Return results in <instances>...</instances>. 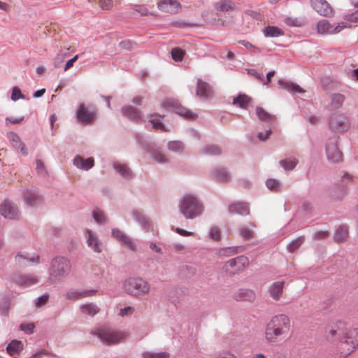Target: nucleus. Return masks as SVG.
<instances>
[{
  "label": "nucleus",
  "instance_id": "69168bd1",
  "mask_svg": "<svg viewBox=\"0 0 358 358\" xmlns=\"http://www.w3.org/2000/svg\"><path fill=\"white\" fill-rule=\"evenodd\" d=\"M49 299V295L45 294L43 295L40 296L36 300L35 304L36 307H41L45 305Z\"/></svg>",
  "mask_w": 358,
  "mask_h": 358
},
{
  "label": "nucleus",
  "instance_id": "f704fd0d",
  "mask_svg": "<svg viewBox=\"0 0 358 358\" xmlns=\"http://www.w3.org/2000/svg\"><path fill=\"white\" fill-rule=\"evenodd\" d=\"M213 178L219 182H227L230 180L229 173L222 168H215L212 171Z\"/></svg>",
  "mask_w": 358,
  "mask_h": 358
},
{
  "label": "nucleus",
  "instance_id": "0e129e2a",
  "mask_svg": "<svg viewBox=\"0 0 358 358\" xmlns=\"http://www.w3.org/2000/svg\"><path fill=\"white\" fill-rule=\"evenodd\" d=\"M343 18L347 21L358 22V10L352 13H345Z\"/></svg>",
  "mask_w": 358,
  "mask_h": 358
},
{
  "label": "nucleus",
  "instance_id": "2f4dec72",
  "mask_svg": "<svg viewBox=\"0 0 358 358\" xmlns=\"http://www.w3.org/2000/svg\"><path fill=\"white\" fill-rule=\"evenodd\" d=\"M229 212L241 215H247L250 213L249 205L247 203L238 202L231 204L229 206Z\"/></svg>",
  "mask_w": 358,
  "mask_h": 358
},
{
  "label": "nucleus",
  "instance_id": "9b49d317",
  "mask_svg": "<svg viewBox=\"0 0 358 358\" xmlns=\"http://www.w3.org/2000/svg\"><path fill=\"white\" fill-rule=\"evenodd\" d=\"M16 264L20 267H26L37 264L39 262V256L37 255H30L27 252H18L15 257Z\"/></svg>",
  "mask_w": 358,
  "mask_h": 358
},
{
  "label": "nucleus",
  "instance_id": "e2e57ef3",
  "mask_svg": "<svg viewBox=\"0 0 358 358\" xmlns=\"http://www.w3.org/2000/svg\"><path fill=\"white\" fill-rule=\"evenodd\" d=\"M35 326L33 323H22L20 326V329L27 334H31L34 332Z\"/></svg>",
  "mask_w": 358,
  "mask_h": 358
},
{
  "label": "nucleus",
  "instance_id": "bb28decb",
  "mask_svg": "<svg viewBox=\"0 0 358 358\" xmlns=\"http://www.w3.org/2000/svg\"><path fill=\"white\" fill-rule=\"evenodd\" d=\"M255 293L248 289H239L234 294V298L236 301H253L255 299Z\"/></svg>",
  "mask_w": 358,
  "mask_h": 358
},
{
  "label": "nucleus",
  "instance_id": "4c0bfd02",
  "mask_svg": "<svg viewBox=\"0 0 358 358\" xmlns=\"http://www.w3.org/2000/svg\"><path fill=\"white\" fill-rule=\"evenodd\" d=\"M80 308L83 314L88 315L91 317L94 316L99 311L98 306L93 303L81 304Z\"/></svg>",
  "mask_w": 358,
  "mask_h": 358
},
{
  "label": "nucleus",
  "instance_id": "72a5a7b5",
  "mask_svg": "<svg viewBox=\"0 0 358 358\" xmlns=\"http://www.w3.org/2000/svg\"><path fill=\"white\" fill-rule=\"evenodd\" d=\"M348 193V188L341 184H336L331 191V196L336 200H342Z\"/></svg>",
  "mask_w": 358,
  "mask_h": 358
},
{
  "label": "nucleus",
  "instance_id": "6ab92c4d",
  "mask_svg": "<svg viewBox=\"0 0 358 358\" xmlns=\"http://www.w3.org/2000/svg\"><path fill=\"white\" fill-rule=\"evenodd\" d=\"M73 164L83 171H89L94 166V159L93 157L83 158L80 155H76L73 159Z\"/></svg>",
  "mask_w": 358,
  "mask_h": 358
},
{
  "label": "nucleus",
  "instance_id": "13d9d810",
  "mask_svg": "<svg viewBox=\"0 0 358 358\" xmlns=\"http://www.w3.org/2000/svg\"><path fill=\"white\" fill-rule=\"evenodd\" d=\"M20 99H24L25 96L23 94H22L19 87H14L12 90L11 99L13 101H16Z\"/></svg>",
  "mask_w": 358,
  "mask_h": 358
},
{
  "label": "nucleus",
  "instance_id": "58836bf2",
  "mask_svg": "<svg viewBox=\"0 0 358 358\" xmlns=\"http://www.w3.org/2000/svg\"><path fill=\"white\" fill-rule=\"evenodd\" d=\"M279 85L281 86L282 88L292 93H301L303 92V89L299 85L292 82L285 81L284 80H280Z\"/></svg>",
  "mask_w": 358,
  "mask_h": 358
},
{
  "label": "nucleus",
  "instance_id": "412c9836",
  "mask_svg": "<svg viewBox=\"0 0 358 358\" xmlns=\"http://www.w3.org/2000/svg\"><path fill=\"white\" fill-rule=\"evenodd\" d=\"M124 117L133 122H138L141 119V112L131 106H124L121 108Z\"/></svg>",
  "mask_w": 358,
  "mask_h": 358
},
{
  "label": "nucleus",
  "instance_id": "6e6d98bb",
  "mask_svg": "<svg viewBox=\"0 0 358 358\" xmlns=\"http://www.w3.org/2000/svg\"><path fill=\"white\" fill-rule=\"evenodd\" d=\"M171 56L174 61L180 62L184 57V52L178 48H175L171 50Z\"/></svg>",
  "mask_w": 358,
  "mask_h": 358
},
{
  "label": "nucleus",
  "instance_id": "bf43d9fd",
  "mask_svg": "<svg viewBox=\"0 0 358 358\" xmlns=\"http://www.w3.org/2000/svg\"><path fill=\"white\" fill-rule=\"evenodd\" d=\"M352 177L350 174L345 173L342 176L340 184L349 189V186L352 182Z\"/></svg>",
  "mask_w": 358,
  "mask_h": 358
},
{
  "label": "nucleus",
  "instance_id": "338daca9",
  "mask_svg": "<svg viewBox=\"0 0 358 358\" xmlns=\"http://www.w3.org/2000/svg\"><path fill=\"white\" fill-rule=\"evenodd\" d=\"M134 307L127 306V307H124V308L120 309L119 315L122 316V317L128 316V315H132L134 313Z\"/></svg>",
  "mask_w": 358,
  "mask_h": 358
},
{
  "label": "nucleus",
  "instance_id": "b1692460",
  "mask_svg": "<svg viewBox=\"0 0 358 358\" xmlns=\"http://www.w3.org/2000/svg\"><path fill=\"white\" fill-rule=\"evenodd\" d=\"M180 7L176 0H162L158 3L160 10L169 13H176Z\"/></svg>",
  "mask_w": 358,
  "mask_h": 358
},
{
  "label": "nucleus",
  "instance_id": "c85d7f7f",
  "mask_svg": "<svg viewBox=\"0 0 358 358\" xmlns=\"http://www.w3.org/2000/svg\"><path fill=\"white\" fill-rule=\"evenodd\" d=\"M284 288V282L283 281H278L273 282L268 287V293L270 296L275 301H278L282 294Z\"/></svg>",
  "mask_w": 358,
  "mask_h": 358
},
{
  "label": "nucleus",
  "instance_id": "1a4fd4ad",
  "mask_svg": "<svg viewBox=\"0 0 358 358\" xmlns=\"http://www.w3.org/2000/svg\"><path fill=\"white\" fill-rule=\"evenodd\" d=\"M0 214L6 219L17 220L20 216L18 207L13 202L4 200L0 205Z\"/></svg>",
  "mask_w": 358,
  "mask_h": 358
},
{
  "label": "nucleus",
  "instance_id": "c03bdc74",
  "mask_svg": "<svg viewBox=\"0 0 358 358\" xmlns=\"http://www.w3.org/2000/svg\"><path fill=\"white\" fill-rule=\"evenodd\" d=\"M348 236V228L345 226H340L334 234V241L337 243L343 241Z\"/></svg>",
  "mask_w": 358,
  "mask_h": 358
},
{
  "label": "nucleus",
  "instance_id": "49530a36",
  "mask_svg": "<svg viewBox=\"0 0 358 358\" xmlns=\"http://www.w3.org/2000/svg\"><path fill=\"white\" fill-rule=\"evenodd\" d=\"M250 101V98L245 94H239L238 96L234 98L233 104L238 106L240 108L245 109Z\"/></svg>",
  "mask_w": 358,
  "mask_h": 358
},
{
  "label": "nucleus",
  "instance_id": "de8ad7c7",
  "mask_svg": "<svg viewBox=\"0 0 358 358\" xmlns=\"http://www.w3.org/2000/svg\"><path fill=\"white\" fill-rule=\"evenodd\" d=\"M202 152L209 155H218L221 153V148L217 145H206L202 148Z\"/></svg>",
  "mask_w": 358,
  "mask_h": 358
},
{
  "label": "nucleus",
  "instance_id": "2eb2a0df",
  "mask_svg": "<svg viewBox=\"0 0 358 358\" xmlns=\"http://www.w3.org/2000/svg\"><path fill=\"white\" fill-rule=\"evenodd\" d=\"M77 119L83 124L92 122L96 116L93 110H90L84 103H80L76 113Z\"/></svg>",
  "mask_w": 358,
  "mask_h": 358
},
{
  "label": "nucleus",
  "instance_id": "a18cd8bd",
  "mask_svg": "<svg viewBox=\"0 0 358 358\" xmlns=\"http://www.w3.org/2000/svg\"><path fill=\"white\" fill-rule=\"evenodd\" d=\"M255 228V225L252 223H250L248 226H243L240 228L241 236L246 240H250L253 238V229Z\"/></svg>",
  "mask_w": 358,
  "mask_h": 358
},
{
  "label": "nucleus",
  "instance_id": "09e8293b",
  "mask_svg": "<svg viewBox=\"0 0 358 358\" xmlns=\"http://www.w3.org/2000/svg\"><path fill=\"white\" fill-rule=\"evenodd\" d=\"M304 236H299L296 238V239L291 241L287 246V250L289 252H294L297 249L299 248V247L302 245V243L304 242Z\"/></svg>",
  "mask_w": 358,
  "mask_h": 358
},
{
  "label": "nucleus",
  "instance_id": "774afa93",
  "mask_svg": "<svg viewBox=\"0 0 358 358\" xmlns=\"http://www.w3.org/2000/svg\"><path fill=\"white\" fill-rule=\"evenodd\" d=\"M36 169L37 172L41 175H45L47 173V171L45 168V165L41 159H38L36 163Z\"/></svg>",
  "mask_w": 358,
  "mask_h": 358
},
{
  "label": "nucleus",
  "instance_id": "dca6fc26",
  "mask_svg": "<svg viewBox=\"0 0 358 358\" xmlns=\"http://www.w3.org/2000/svg\"><path fill=\"white\" fill-rule=\"evenodd\" d=\"M13 280L19 286L30 287L38 282V278L34 274L17 273L15 274Z\"/></svg>",
  "mask_w": 358,
  "mask_h": 358
},
{
  "label": "nucleus",
  "instance_id": "cd10ccee",
  "mask_svg": "<svg viewBox=\"0 0 358 358\" xmlns=\"http://www.w3.org/2000/svg\"><path fill=\"white\" fill-rule=\"evenodd\" d=\"M214 8L217 11L227 13L236 10L237 7L231 0H220L214 4Z\"/></svg>",
  "mask_w": 358,
  "mask_h": 358
},
{
  "label": "nucleus",
  "instance_id": "5fc2aeb1",
  "mask_svg": "<svg viewBox=\"0 0 358 358\" xmlns=\"http://www.w3.org/2000/svg\"><path fill=\"white\" fill-rule=\"evenodd\" d=\"M120 243L133 251L136 250V245L134 241L127 235L124 237Z\"/></svg>",
  "mask_w": 358,
  "mask_h": 358
},
{
  "label": "nucleus",
  "instance_id": "a211bd4d",
  "mask_svg": "<svg viewBox=\"0 0 358 358\" xmlns=\"http://www.w3.org/2000/svg\"><path fill=\"white\" fill-rule=\"evenodd\" d=\"M312 8L320 15L329 16L333 9L326 0H310Z\"/></svg>",
  "mask_w": 358,
  "mask_h": 358
},
{
  "label": "nucleus",
  "instance_id": "0eeeda50",
  "mask_svg": "<svg viewBox=\"0 0 358 358\" xmlns=\"http://www.w3.org/2000/svg\"><path fill=\"white\" fill-rule=\"evenodd\" d=\"M358 345V329L348 330L341 340V348L349 355Z\"/></svg>",
  "mask_w": 358,
  "mask_h": 358
},
{
  "label": "nucleus",
  "instance_id": "393cba45",
  "mask_svg": "<svg viewBox=\"0 0 358 358\" xmlns=\"http://www.w3.org/2000/svg\"><path fill=\"white\" fill-rule=\"evenodd\" d=\"M243 246H230L217 250L215 254L219 257H228L243 252Z\"/></svg>",
  "mask_w": 358,
  "mask_h": 358
},
{
  "label": "nucleus",
  "instance_id": "603ef678",
  "mask_svg": "<svg viewBox=\"0 0 358 358\" xmlns=\"http://www.w3.org/2000/svg\"><path fill=\"white\" fill-rule=\"evenodd\" d=\"M345 97L341 94H334L331 96V107L333 108H338L344 101Z\"/></svg>",
  "mask_w": 358,
  "mask_h": 358
},
{
  "label": "nucleus",
  "instance_id": "f03ea898",
  "mask_svg": "<svg viewBox=\"0 0 358 358\" xmlns=\"http://www.w3.org/2000/svg\"><path fill=\"white\" fill-rule=\"evenodd\" d=\"M71 270L70 260L63 256L53 258L49 269L50 280L52 282H59L67 278Z\"/></svg>",
  "mask_w": 358,
  "mask_h": 358
},
{
  "label": "nucleus",
  "instance_id": "4468645a",
  "mask_svg": "<svg viewBox=\"0 0 358 358\" xmlns=\"http://www.w3.org/2000/svg\"><path fill=\"white\" fill-rule=\"evenodd\" d=\"M269 322L273 323V324L278 329H282V331H283V334L287 336L291 327L290 320L287 315L285 314L275 315Z\"/></svg>",
  "mask_w": 358,
  "mask_h": 358
},
{
  "label": "nucleus",
  "instance_id": "37998d69",
  "mask_svg": "<svg viewBox=\"0 0 358 358\" xmlns=\"http://www.w3.org/2000/svg\"><path fill=\"white\" fill-rule=\"evenodd\" d=\"M280 165L286 171H292L298 164V160L295 157H287L280 161Z\"/></svg>",
  "mask_w": 358,
  "mask_h": 358
},
{
  "label": "nucleus",
  "instance_id": "f8f14e48",
  "mask_svg": "<svg viewBox=\"0 0 358 358\" xmlns=\"http://www.w3.org/2000/svg\"><path fill=\"white\" fill-rule=\"evenodd\" d=\"M86 234V243L94 252L101 253L103 250V243L99 239L98 236L92 230L87 229Z\"/></svg>",
  "mask_w": 358,
  "mask_h": 358
},
{
  "label": "nucleus",
  "instance_id": "7c9ffc66",
  "mask_svg": "<svg viewBox=\"0 0 358 358\" xmlns=\"http://www.w3.org/2000/svg\"><path fill=\"white\" fill-rule=\"evenodd\" d=\"M132 215L136 220L141 227V228L148 231L151 227V222L143 213L140 211L135 210L132 212Z\"/></svg>",
  "mask_w": 358,
  "mask_h": 358
},
{
  "label": "nucleus",
  "instance_id": "473e14b6",
  "mask_svg": "<svg viewBox=\"0 0 358 358\" xmlns=\"http://www.w3.org/2000/svg\"><path fill=\"white\" fill-rule=\"evenodd\" d=\"M24 348L22 341L18 340H12L7 345V352L11 356L19 355Z\"/></svg>",
  "mask_w": 358,
  "mask_h": 358
},
{
  "label": "nucleus",
  "instance_id": "6e6552de",
  "mask_svg": "<svg viewBox=\"0 0 358 358\" xmlns=\"http://www.w3.org/2000/svg\"><path fill=\"white\" fill-rule=\"evenodd\" d=\"M329 125L332 131L343 132L349 128V120L343 114H334L330 117Z\"/></svg>",
  "mask_w": 358,
  "mask_h": 358
},
{
  "label": "nucleus",
  "instance_id": "39448f33",
  "mask_svg": "<svg viewBox=\"0 0 358 358\" xmlns=\"http://www.w3.org/2000/svg\"><path fill=\"white\" fill-rule=\"evenodd\" d=\"M248 264V258L240 255L227 261L222 266V271L226 275L231 276L243 271Z\"/></svg>",
  "mask_w": 358,
  "mask_h": 358
},
{
  "label": "nucleus",
  "instance_id": "f3484780",
  "mask_svg": "<svg viewBox=\"0 0 358 358\" xmlns=\"http://www.w3.org/2000/svg\"><path fill=\"white\" fill-rule=\"evenodd\" d=\"M96 292L95 289H71L66 292V298L68 300L77 301L93 296Z\"/></svg>",
  "mask_w": 358,
  "mask_h": 358
},
{
  "label": "nucleus",
  "instance_id": "20e7f679",
  "mask_svg": "<svg viewBox=\"0 0 358 358\" xmlns=\"http://www.w3.org/2000/svg\"><path fill=\"white\" fill-rule=\"evenodd\" d=\"M94 334L98 336L102 343L108 345L117 343L125 340L127 337V334L124 331H117L105 327L98 329Z\"/></svg>",
  "mask_w": 358,
  "mask_h": 358
},
{
  "label": "nucleus",
  "instance_id": "79ce46f5",
  "mask_svg": "<svg viewBox=\"0 0 358 358\" xmlns=\"http://www.w3.org/2000/svg\"><path fill=\"white\" fill-rule=\"evenodd\" d=\"M148 117L149 119V122L154 129L166 131L165 126L161 121L162 116L158 117L157 114H152L148 115Z\"/></svg>",
  "mask_w": 358,
  "mask_h": 358
},
{
  "label": "nucleus",
  "instance_id": "a878e982",
  "mask_svg": "<svg viewBox=\"0 0 358 358\" xmlns=\"http://www.w3.org/2000/svg\"><path fill=\"white\" fill-rule=\"evenodd\" d=\"M113 169L124 179L129 180L134 177L133 171L127 164L115 162L113 163Z\"/></svg>",
  "mask_w": 358,
  "mask_h": 358
},
{
  "label": "nucleus",
  "instance_id": "3c124183",
  "mask_svg": "<svg viewBox=\"0 0 358 358\" xmlns=\"http://www.w3.org/2000/svg\"><path fill=\"white\" fill-rule=\"evenodd\" d=\"M142 358H169V354L166 352H144L141 354Z\"/></svg>",
  "mask_w": 358,
  "mask_h": 358
},
{
  "label": "nucleus",
  "instance_id": "9d476101",
  "mask_svg": "<svg viewBox=\"0 0 358 358\" xmlns=\"http://www.w3.org/2000/svg\"><path fill=\"white\" fill-rule=\"evenodd\" d=\"M287 336L283 334L282 329H278L270 322L265 328V338L268 343H276L284 339Z\"/></svg>",
  "mask_w": 358,
  "mask_h": 358
},
{
  "label": "nucleus",
  "instance_id": "c756f323",
  "mask_svg": "<svg viewBox=\"0 0 358 358\" xmlns=\"http://www.w3.org/2000/svg\"><path fill=\"white\" fill-rule=\"evenodd\" d=\"M211 88L207 83L201 79H198L196 85V95L198 96L207 99L211 95Z\"/></svg>",
  "mask_w": 358,
  "mask_h": 358
},
{
  "label": "nucleus",
  "instance_id": "ddd939ff",
  "mask_svg": "<svg viewBox=\"0 0 358 358\" xmlns=\"http://www.w3.org/2000/svg\"><path fill=\"white\" fill-rule=\"evenodd\" d=\"M317 27V31L320 34H334L340 32L343 28L346 27V25L342 22L334 27L328 20H322L318 22Z\"/></svg>",
  "mask_w": 358,
  "mask_h": 358
},
{
  "label": "nucleus",
  "instance_id": "e433bc0d",
  "mask_svg": "<svg viewBox=\"0 0 358 358\" xmlns=\"http://www.w3.org/2000/svg\"><path fill=\"white\" fill-rule=\"evenodd\" d=\"M256 115L259 120L264 121L269 124H273L274 122V116L260 106L256 108Z\"/></svg>",
  "mask_w": 358,
  "mask_h": 358
},
{
  "label": "nucleus",
  "instance_id": "c9c22d12",
  "mask_svg": "<svg viewBox=\"0 0 358 358\" xmlns=\"http://www.w3.org/2000/svg\"><path fill=\"white\" fill-rule=\"evenodd\" d=\"M166 147L168 150H169L170 152L178 155L182 154L185 149V145L184 143L178 140L168 141Z\"/></svg>",
  "mask_w": 358,
  "mask_h": 358
},
{
  "label": "nucleus",
  "instance_id": "052dcab7",
  "mask_svg": "<svg viewBox=\"0 0 358 358\" xmlns=\"http://www.w3.org/2000/svg\"><path fill=\"white\" fill-rule=\"evenodd\" d=\"M209 238L215 241L220 239V230L217 227H213L209 231Z\"/></svg>",
  "mask_w": 358,
  "mask_h": 358
},
{
  "label": "nucleus",
  "instance_id": "423d86ee",
  "mask_svg": "<svg viewBox=\"0 0 358 358\" xmlns=\"http://www.w3.org/2000/svg\"><path fill=\"white\" fill-rule=\"evenodd\" d=\"M338 136L334 134L329 138L325 145L327 157L334 163L340 162L343 159V154L338 146Z\"/></svg>",
  "mask_w": 358,
  "mask_h": 358
},
{
  "label": "nucleus",
  "instance_id": "a19ab883",
  "mask_svg": "<svg viewBox=\"0 0 358 358\" xmlns=\"http://www.w3.org/2000/svg\"><path fill=\"white\" fill-rule=\"evenodd\" d=\"M92 215L95 222L98 224L104 225L108 223V218L106 214L99 208L94 209Z\"/></svg>",
  "mask_w": 358,
  "mask_h": 358
},
{
  "label": "nucleus",
  "instance_id": "4be33fe9",
  "mask_svg": "<svg viewBox=\"0 0 358 358\" xmlns=\"http://www.w3.org/2000/svg\"><path fill=\"white\" fill-rule=\"evenodd\" d=\"M147 151L150 155L152 159L156 162L159 164H167L169 162V159L162 152L160 148L149 145L147 148Z\"/></svg>",
  "mask_w": 358,
  "mask_h": 358
},
{
  "label": "nucleus",
  "instance_id": "7ed1b4c3",
  "mask_svg": "<svg viewBox=\"0 0 358 358\" xmlns=\"http://www.w3.org/2000/svg\"><path fill=\"white\" fill-rule=\"evenodd\" d=\"M122 287L127 294L140 297L149 294L150 285L141 277H129L122 282Z\"/></svg>",
  "mask_w": 358,
  "mask_h": 358
},
{
  "label": "nucleus",
  "instance_id": "4d7b16f0",
  "mask_svg": "<svg viewBox=\"0 0 358 358\" xmlns=\"http://www.w3.org/2000/svg\"><path fill=\"white\" fill-rule=\"evenodd\" d=\"M176 113L179 115L185 117L187 118H194L196 116V115H194L193 113L182 107L176 108Z\"/></svg>",
  "mask_w": 358,
  "mask_h": 358
},
{
  "label": "nucleus",
  "instance_id": "864d4df0",
  "mask_svg": "<svg viewBox=\"0 0 358 358\" xmlns=\"http://www.w3.org/2000/svg\"><path fill=\"white\" fill-rule=\"evenodd\" d=\"M171 250L179 254H185L187 252L186 246L180 242H173L170 245Z\"/></svg>",
  "mask_w": 358,
  "mask_h": 358
},
{
  "label": "nucleus",
  "instance_id": "5701e85b",
  "mask_svg": "<svg viewBox=\"0 0 358 358\" xmlns=\"http://www.w3.org/2000/svg\"><path fill=\"white\" fill-rule=\"evenodd\" d=\"M7 138L15 149L20 150L21 153L27 156L28 152L25 144L21 141L20 136L14 131H10L7 134Z\"/></svg>",
  "mask_w": 358,
  "mask_h": 358
},
{
  "label": "nucleus",
  "instance_id": "aec40b11",
  "mask_svg": "<svg viewBox=\"0 0 358 358\" xmlns=\"http://www.w3.org/2000/svg\"><path fill=\"white\" fill-rule=\"evenodd\" d=\"M24 199L27 206H34L41 201V196L36 189H26L24 192Z\"/></svg>",
  "mask_w": 358,
  "mask_h": 358
},
{
  "label": "nucleus",
  "instance_id": "ea45409f",
  "mask_svg": "<svg viewBox=\"0 0 358 358\" xmlns=\"http://www.w3.org/2000/svg\"><path fill=\"white\" fill-rule=\"evenodd\" d=\"M262 32L266 37H278L284 34L280 28L275 26H268L264 28Z\"/></svg>",
  "mask_w": 358,
  "mask_h": 358
},
{
  "label": "nucleus",
  "instance_id": "680f3d73",
  "mask_svg": "<svg viewBox=\"0 0 358 358\" xmlns=\"http://www.w3.org/2000/svg\"><path fill=\"white\" fill-rule=\"evenodd\" d=\"M123 231L117 228L113 229L111 231V236L118 241L121 242L124 237L126 236Z\"/></svg>",
  "mask_w": 358,
  "mask_h": 358
},
{
  "label": "nucleus",
  "instance_id": "f257e3e1",
  "mask_svg": "<svg viewBox=\"0 0 358 358\" xmlns=\"http://www.w3.org/2000/svg\"><path fill=\"white\" fill-rule=\"evenodd\" d=\"M181 215L187 220H194L201 216L204 212V205L201 200L192 194H185L178 203Z\"/></svg>",
  "mask_w": 358,
  "mask_h": 358
},
{
  "label": "nucleus",
  "instance_id": "8fccbe9b",
  "mask_svg": "<svg viewBox=\"0 0 358 358\" xmlns=\"http://www.w3.org/2000/svg\"><path fill=\"white\" fill-rule=\"evenodd\" d=\"M266 185L271 191H278L283 187L282 184L278 180L268 178L266 180Z\"/></svg>",
  "mask_w": 358,
  "mask_h": 358
}]
</instances>
